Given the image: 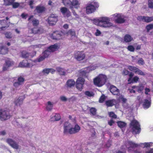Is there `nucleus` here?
<instances>
[{"mask_svg":"<svg viewBox=\"0 0 153 153\" xmlns=\"http://www.w3.org/2000/svg\"><path fill=\"white\" fill-rule=\"evenodd\" d=\"M153 28V24H150L147 25L146 27V29L148 32L150 30Z\"/></svg>","mask_w":153,"mask_h":153,"instance_id":"nucleus-49","label":"nucleus"},{"mask_svg":"<svg viewBox=\"0 0 153 153\" xmlns=\"http://www.w3.org/2000/svg\"><path fill=\"white\" fill-rule=\"evenodd\" d=\"M144 22H149L153 20V17L144 16Z\"/></svg>","mask_w":153,"mask_h":153,"instance_id":"nucleus-36","label":"nucleus"},{"mask_svg":"<svg viewBox=\"0 0 153 153\" xmlns=\"http://www.w3.org/2000/svg\"><path fill=\"white\" fill-rule=\"evenodd\" d=\"M57 16L54 14H51L48 18V22L50 25H54L57 21Z\"/></svg>","mask_w":153,"mask_h":153,"instance_id":"nucleus-9","label":"nucleus"},{"mask_svg":"<svg viewBox=\"0 0 153 153\" xmlns=\"http://www.w3.org/2000/svg\"><path fill=\"white\" fill-rule=\"evenodd\" d=\"M33 65L32 62H28L27 61L24 60L20 63L19 66L21 68L30 67H32Z\"/></svg>","mask_w":153,"mask_h":153,"instance_id":"nucleus-12","label":"nucleus"},{"mask_svg":"<svg viewBox=\"0 0 153 153\" xmlns=\"http://www.w3.org/2000/svg\"><path fill=\"white\" fill-rule=\"evenodd\" d=\"M24 98L23 97H19L18 99L15 100V103L16 105H19L21 104L22 102V101Z\"/></svg>","mask_w":153,"mask_h":153,"instance_id":"nucleus-31","label":"nucleus"},{"mask_svg":"<svg viewBox=\"0 0 153 153\" xmlns=\"http://www.w3.org/2000/svg\"><path fill=\"white\" fill-rule=\"evenodd\" d=\"M60 99L61 101L63 102H66L67 101V98L64 96H61L60 97Z\"/></svg>","mask_w":153,"mask_h":153,"instance_id":"nucleus-56","label":"nucleus"},{"mask_svg":"<svg viewBox=\"0 0 153 153\" xmlns=\"http://www.w3.org/2000/svg\"><path fill=\"white\" fill-rule=\"evenodd\" d=\"M9 25L6 20H2L0 21V31L6 29L9 26Z\"/></svg>","mask_w":153,"mask_h":153,"instance_id":"nucleus-14","label":"nucleus"},{"mask_svg":"<svg viewBox=\"0 0 153 153\" xmlns=\"http://www.w3.org/2000/svg\"><path fill=\"white\" fill-rule=\"evenodd\" d=\"M53 107V104L50 101L48 102V105L47 106V109L48 111H51Z\"/></svg>","mask_w":153,"mask_h":153,"instance_id":"nucleus-38","label":"nucleus"},{"mask_svg":"<svg viewBox=\"0 0 153 153\" xmlns=\"http://www.w3.org/2000/svg\"><path fill=\"white\" fill-rule=\"evenodd\" d=\"M101 34V32L98 30H97L96 32L95 33V35L97 36H99Z\"/></svg>","mask_w":153,"mask_h":153,"instance_id":"nucleus-63","label":"nucleus"},{"mask_svg":"<svg viewBox=\"0 0 153 153\" xmlns=\"http://www.w3.org/2000/svg\"><path fill=\"white\" fill-rule=\"evenodd\" d=\"M8 52L7 48L3 46H0V54H5Z\"/></svg>","mask_w":153,"mask_h":153,"instance_id":"nucleus-30","label":"nucleus"},{"mask_svg":"<svg viewBox=\"0 0 153 153\" xmlns=\"http://www.w3.org/2000/svg\"><path fill=\"white\" fill-rule=\"evenodd\" d=\"M85 94L88 97H93L94 95V93L92 91H87L85 92Z\"/></svg>","mask_w":153,"mask_h":153,"instance_id":"nucleus-39","label":"nucleus"},{"mask_svg":"<svg viewBox=\"0 0 153 153\" xmlns=\"http://www.w3.org/2000/svg\"><path fill=\"white\" fill-rule=\"evenodd\" d=\"M55 71V70L51 68H46L44 69L42 71V72L45 74H48L50 72L52 74Z\"/></svg>","mask_w":153,"mask_h":153,"instance_id":"nucleus-28","label":"nucleus"},{"mask_svg":"<svg viewBox=\"0 0 153 153\" xmlns=\"http://www.w3.org/2000/svg\"><path fill=\"white\" fill-rule=\"evenodd\" d=\"M99 7L98 4L95 1H93L88 4L86 7V12L90 14L94 12L96 8Z\"/></svg>","mask_w":153,"mask_h":153,"instance_id":"nucleus-4","label":"nucleus"},{"mask_svg":"<svg viewBox=\"0 0 153 153\" xmlns=\"http://www.w3.org/2000/svg\"><path fill=\"white\" fill-rule=\"evenodd\" d=\"M134 73L141 75L144 76L145 75V74L143 72L137 68H136Z\"/></svg>","mask_w":153,"mask_h":153,"instance_id":"nucleus-41","label":"nucleus"},{"mask_svg":"<svg viewBox=\"0 0 153 153\" xmlns=\"http://www.w3.org/2000/svg\"><path fill=\"white\" fill-rule=\"evenodd\" d=\"M50 53V51L48 48L42 53V56L39 59L38 61L40 62L42 61L45 58L48 57Z\"/></svg>","mask_w":153,"mask_h":153,"instance_id":"nucleus-13","label":"nucleus"},{"mask_svg":"<svg viewBox=\"0 0 153 153\" xmlns=\"http://www.w3.org/2000/svg\"><path fill=\"white\" fill-rule=\"evenodd\" d=\"M151 102L150 101L145 100L143 102V106L144 108H148L150 106Z\"/></svg>","mask_w":153,"mask_h":153,"instance_id":"nucleus-29","label":"nucleus"},{"mask_svg":"<svg viewBox=\"0 0 153 153\" xmlns=\"http://www.w3.org/2000/svg\"><path fill=\"white\" fill-rule=\"evenodd\" d=\"M127 49L131 52H134L135 49L134 46L131 45H129L127 48Z\"/></svg>","mask_w":153,"mask_h":153,"instance_id":"nucleus-50","label":"nucleus"},{"mask_svg":"<svg viewBox=\"0 0 153 153\" xmlns=\"http://www.w3.org/2000/svg\"><path fill=\"white\" fill-rule=\"evenodd\" d=\"M31 32L34 34H41L43 33L44 30L42 27H35L31 29Z\"/></svg>","mask_w":153,"mask_h":153,"instance_id":"nucleus-17","label":"nucleus"},{"mask_svg":"<svg viewBox=\"0 0 153 153\" xmlns=\"http://www.w3.org/2000/svg\"><path fill=\"white\" fill-rule=\"evenodd\" d=\"M96 109L94 108H91L90 109V113L93 115L96 114Z\"/></svg>","mask_w":153,"mask_h":153,"instance_id":"nucleus-48","label":"nucleus"},{"mask_svg":"<svg viewBox=\"0 0 153 153\" xmlns=\"http://www.w3.org/2000/svg\"><path fill=\"white\" fill-rule=\"evenodd\" d=\"M75 84V82L74 80L72 79H70L68 80L66 84L67 87L68 88H71L73 87Z\"/></svg>","mask_w":153,"mask_h":153,"instance_id":"nucleus-27","label":"nucleus"},{"mask_svg":"<svg viewBox=\"0 0 153 153\" xmlns=\"http://www.w3.org/2000/svg\"><path fill=\"white\" fill-rule=\"evenodd\" d=\"M152 144V143H140L139 144V146L143 148L147 147H150Z\"/></svg>","mask_w":153,"mask_h":153,"instance_id":"nucleus-34","label":"nucleus"},{"mask_svg":"<svg viewBox=\"0 0 153 153\" xmlns=\"http://www.w3.org/2000/svg\"><path fill=\"white\" fill-rule=\"evenodd\" d=\"M80 127L77 124L75 119L71 123L66 122L64 126V133L65 134H74L79 132Z\"/></svg>","mask_w":153,"mask_h":153,"instance_id":"nucleus-1","label":"nucleus"},{"mask_svg":"<svg viewBox=\"0 0 153 153\" xmlns=\"http://www.w3.org/2000/svg\"><path fill=\"white\" fill-rule=\"evenodd\" d=\"M139 78L137 76L134 77L133 79V82H137L139 80Z\"/></svg>","mask_w":153,"mask_h":153,"instance_id":"nucleus-62","label":"nucleus"},{"mask_svg":"<svg viewBox=\"0 0 153 153\" xmlns=\"http://www.w3.org/2000/svg\"><path fill=\"white\" fill-rule=\"evenodd\" d=\"M13 5V7L14 8H16L19 5V4L18 3L15 2L13 3L12 4Z\"/></svg>","mask_w":153,"mask_h":153,"instance_id":"nucleus-60","label":"nucleus"},{"mask_svg":"<svg viewBox=\"0 0 153 153\" xmlns=\"http://www.w3.org/2000/svg\"><path fill=\"white\" fill-rule=\"evenodd\" d=\"M112 16V19L117 23H123L125 21L124 16L121 14L115 13Z\"/></svg>","mask_w":153,"mask_h":153,"instance_id":"nucleus-5","label":"nucleus"},{"mask_svg":"<svg viewBox=\"0 0 153 153\" xmlns=\"http://www.w3.org/2000/svg\"><path fill=\"white\" fill-rule=\"evenodd\" d=\"M57 71L61 75H64L65 74V72L64 70L60 67L57 68H56Z\"/></svg>","mask_w":153,"mask_h":153,"instance_id":"nucleus-37","label":"nucleus"},{"mask_svg":"<svg viewBox=\"0 0 153 153\" xmlns=\"http://www.w3.org/2000/svg\"><path fill=\"white\" fill-rule=\"evenodd\" d=\"M60 116L59 114H55L51 116L50 121H57L60 119Z\"/></svg>","mask_w":153,"mask_h":153,"instance_id":"nucleus-21","label":"nucleus"},{"mask_svg":"<svg viewBox=\"0 0 153 153\" xmlns=\"http://www.w3.org/2000/svg\"><path fill=\"white\" fill-rule=\"evenodd\" d=\"M5 64L9 67L11 66L13 64V62L10 59H8L6 61Z\"/></svg>","mask_w":153,"mask_h":153,"instance_id":"nucleus-42","label":"nucleus"},{"mask_svg":"<svg viewBox=\"0 0 153 153\" xmlns=\"http://www.w3.org/2000/svg\"><path fill=\"white\" fill-rule=\"evenodd\" d=\"M124 39L126 42H129L132 41L133 39L130 35L126 34L125 36Z\"/></svg>","mask_w":153,"mask_h":153,"instance_id":"nucleus-33","label":"nucleus"},{"mask_svg":"<svg viewBox=\"0 0 153 153\" xmlns=\"http://www.w3.org/2000/svg\"><path fill=\"white\" fill-rule=\"evenodd\" d=\"M143 89V86H137L136 90L138 92H141Z\"/></svg>","mask_w":153,"mask_h":153,"instance_id":"nucleus-54","label":"nucleus"},{"mask_svg":"<svg viewBox=\"0 0 153 153\" xmlns=\"http://www.w3.org/2000/svg\"><path fill=\"white\" fill-rule=\"evenodd\" d=\"M94 23L97 25L104 27H108L113 26V24L110 22L109 19L107 17H102L94 19Z\"/></svg>","mask_w":153,"mask_h":153,"instance_id":"nucleus-2","label":"nucleus"},{"mask_svg":"<svg viewBox=\"0 0 153 153\" xmlns=\"http://www.w3.org/2000/svg\"><path fill=\"white\" fill-rule=\"evenodd\" d=\"M100 66L99 65H94L88 67L86 70L84 71L86 73L90 71H92L95 70L96 68H98Z\"/></svg>","mask_w":153,"mask_h":153,"instance_id":"nucleus-26","label":"nucleus"},{"mask_svg":"<svg viewBox=\"0 0 153 153\" xmlns=\"http://www.w3.org/2000/svg\"><path fill=\"white\" fill-rule=\"evenodd\" d=\"M6 142L13 149H17L19 148L20 146L18 143L12 139L8 138L7 139Z\"/></svg>","mask_w":153,"mask_h":153,"instance_id":"nucleus-8","label":"nucleus"},{"mask_svg":"<svg viewBox=\"0 0 153 153\" xmlns=\"http://www.w3.org/2000/svg\"><path fill=\"white\" fill-rule=\"evenodd\" d=\"M21 55L22 57L25 58L33 57L31 56H33V54L30 55L29 53L25 51H22L21 53Z\"/></svg>","mask_w":153,"mask_h":153,"instance_id":"nucleus-32","label":"nucleus"},{"mask_svg":"<svg viewBox=\"0 0 153 153\" xmlns=\"http://www.w3.org/2000/svg\"><path fill=\"white\" fill-rule=\"evenodd\" d=\"M130 127L134 133L138 134L140 131V125L138 122L135 120H133L131 122Z\"/></svg>","mask_w":153,"mask_h":153,"instance_id":"nucleus-6","label":"nucleus"},{"mask_svg":"<svg viewBox=\"0 0 153 153\" xmlns=\"http://www.w3.org/2000/svg\"><path fill=\"white\" fill-rule=\"evenodd\" d=\"M144 16H138L137 19L138 20L140 21H144Z\"/></svg>","mask_w":153,"mask_h":153,"instance_id":"nucleus-59","label":"nucleus"},{"mask_svg":"<svg viewBox=\"0 0 153 153\" xmlns=\"http://www.w3.org/2000/svg\"><path fill=\"white\" fill-rule=\"evenodd\" d=\"M118 126L120 128H123L126 125L125 123L122 121H119L117 122Z\"/></svg>","mask_w":153,"mask_h":153,"instance_id":"nucleus-47","label":"nucleus"},{"mask_svg":"<svg viewBox=\"0 0 153 153\" xmlns=\"http://www.w3.org/2000/svg\"><path fill=\"white\" fill-rule=\"evenodd\" d=\"M64 35L63 32L56 31L52 33L51 37L54 39H60L64 38Z\"/></svg>","mask_w":153,"mask_h":153,"instance_id":"nucleus-7","label":"nucleus"},{"mask_svg":"<svg viewBox=\"0 0 153 153\" xmlns=\"http://www.w3.org/2000/svg\"><path fill=\"white\" fill-rule=\"evenodd\" d=\"M107 79L105 75L102 74H99L94 79V83L97 86L101 87L105 83Z\"/></svg>","mask_w":153,"mask_h":153,"instance_id":"nucleus-3","label":"nucleus"},{"mask_svg":"<svg viewBox=\"0 0 153 153\" xmlns=\"http://www.w3.org/2000/svg\"><path fill=\"white\" fill-rule=\"evenodd\" d=\"M28 20L31 21L33 25L34 26H37L38 25L39 23V20L37 19L34 18L33 16H31L28 19Z\"/></svg>","mask_w":153,"mask_h":153,"instance_id":"nucleus-20","label":"nucleus"},{"mask_svg":"<svg viewBox=\"0 0 153 153\" xmlns=\"http://www.w3.org/2000/svg\"><path fill=\"white\" fill-rule=\"evenodd\" d=\"M62 3L66 6H69L70 5L71 1L70 0H61Z\"/></svg>","mask_w":153,"mask_h":153,"instance_id":"nucleus-35","label":"nucleus"},{"mask_svg":"<svg viewBox=\"0 0 153 153\" xmlns=\"http://www.w3.org/2000/svg\"><path fill=\"white\" fill-rule=\"evenodd\" d=\"M118 100L119 101L122 100L123 103H125L127 102V99L124 97V96L122 95H120Z\"/></svg>","mask_w":153,"mask_h":153,"instance_id":"nucleus-43","label":"nucleus"},{"mask_svg":"<svg viewBox=\"0 0 153 153\" xmlns=\"http://www.w3.org/2000/svg\"><path fill=\"white\" fill-rule=\"evenodd\" d=\"M78 81H79V83L84 85L85 80L83 78L81 77H79L77 79L76 81V83H77Z\"/></svg>","mask_w":153,"mask_h":153,"instance_id":"nucleus-44","label":"nucleus"},{"mask_svg":"<svg viewBox=\"0 0 153 153\" xmlns=\"http://www.w3.org/2000/svg\"><path fill=\"white\" fill-rule=\"evenodd\" d=\"M117 103V101L114 99L108 100L106 102L105 104L108 107L112 106Z\"/></svg>","mask_w":153,"mask_h":153,"instance_id":"nucleus-25","label":"nucleus"},{"mask_svg":"<svg viewBox=\"0 0 153 153\" xmlns=\"http://www.w3.org/2000/svg\"><path fill=\"white\" fill-rule=\"evenodd\" d=\"M148 6L150 8H153V0H148Z\"/></svg>","mask_w":153,"mask_h":153,"instance_id":"nucleus-52","label":"nucleus"},{"mask_svg":"<svg viewBox=\"0 0 153 153\" xmlns=\"http://www.w3.org/2000/svg\"><path fill=\"white\" fill-rule=\"evenodd\" d=\"M61 12L65 17H68L71 15V12L66 7H62L60 9Z\"/></svg>","mask_w":153,"mask_h":153,"instance_id":"nucleus-15","label":"nucleus"},{"mask_svg":"<svg viewBox=\"0 0 153 153\" xmlns=\"http://www.w3.org/2000/svg\"><path fill=\"white\" fill-rule=\"evenodd\" d=\"M45 10V7L42 5H39L37 6L35 9L37 13H41L44 11Z\"/></svg>","mask_w":153,"mask_h":153,"instance_id":"nucleus-23","label":"nucleus"},{"mask_svg":"<svg viewBox=\"0 0 153 153\" xmlns=\"http://www.w3.org/2000/svg\"><path fill=\"white\" fill-rule=\"evenodd\" d=\"M145 93L146 94H148V92L150 91V89L148 88H146L145 89Z\"/></svg>","mask_w":153,"mask_h":153,"instance_id":"nucleus-64","label":"nucleus"},{"mask_svg":"<svg viewBox=\"0 0 153 153\" xmlns=\"http://www.w3.org/2000/svg\"><path fill=\"white\" fill-rule=\"evenodd\" d=\"M44 45L40 44L31 46V48L34 50L33 52V56L31 55V56H35L36 54V51H38Z\"/></svg>","mask_w":153,"mask_h":153,"instance_id":"nucleus-16","label":"nucleus"},{"mask_svg":"<svg viewBox=\"0 0 153 153\" xmlns=\"http://www.w3.org/2000/svg\"><path fill=\"white\" fill-rule=\"evenodd\" d=\"M74 58L77 60L81 61L85 58V56L83 52L78 51L74 53Z\"/></svg>","mask_w":153,"mask_h":153,"instance_id":"nucleus-11","label":"nucleus"},{"mask_svg":"<svg viewBox=\"0 0 153 153\" xmlns=\"http://www.w3.org/2000/svg\"><path fill=\"white\" fill-rule=\"evenodd\" d=\"M59 47V45L57 44H55L50 46L48 48V49L51 52L57 50Z\"/></svg>","mask_w":153,"mask_h":153,"instance_id":"nucleus-22","label":"nucleus"},{"mask_svg":"<svg viewBox=\"0 0 153 153\" xmlns=\"http://www.w3.org/2000/svg\"><path fill=\"white\" fill-rule=\"evenodd\" d=\"M105 99V97L104 95H102L100 97L99 100V102L100 103L102 102Z\"/></svg>","mask_w":153,"mask_h":153,"instance_id":"nucleus-58","label":"nucleus"},{"mask_svg":"<svg viewBox=\"0 0 153 153\" xmlns=\"http://www.w3.org/2000/svg\"><path fill=\"white\" fill-rule=\"evenodd\" d=\"M126 144H127L126 147L127 148L129 147L133 148L139 146V144H136L133 142L131 141H128L126 143Z\"/></svg>","mask_w":153,"mask_h":153,"instance_id":"nucleus-24","label":"nucleus"},{"mask_svg":"<svg viewBox=\"0 0 153 153\" xmlns=\"http://www.w3.org/2000/svg\"><path fill=\"white\" fill-rule=\"evenodd\" d=\"M109 115L113 118H116L117 117V116L113 112H110L109 113Z\"/></svg>","mask_w":153,"mask_h":153,"instance_id":"nucleus-53","label":"nucleus"},{"mask_svg":"<svg viewBox=\"0 0 153 153\" xmlns=\"http://www.w3.org/2000/svg\"><path fill=\"white\" fill-rule=\"evenodd\" d=\"M128 68L130 70L133 71L135 72V70L137 68L132 66H128Z\"/></svg>","mask_w":153,"mask_h":153,"instance_id":"nucleus-55","label":"nucleus"},{"mask_svg":"<svg viewBox=\"0 0 153 153\" xmlns=\"http://www.w3.org/2000/svg\"><path fill=\"white\" fill-rule=\"evenodd\" d=\"M144 63V60L142 58H140L137 62V63L140 65H143Z\"/></svg>","mask_w":153,"mask_h":153,"instance_id":"nucleus-51","label":"nucleus"},{"mask_svg":"<svg viewBox=\"0 0 153 153\" xmlns=\"http://www.w3.org/2000/svg\"><path fill=\"white\" fill-rule=\"evenodd\" d=\"M67 35H70L72 36H75V33L74 31L70 30H69L66 33Z\"/></svg>","mask_w":153,"mask_h":153,"instance_id":"nucleus-46","label":"nucleus"},{"mask_svg":"<svg viewBox=\"0 0 153 153\" xmlns=\"http://www.w3.org/2000/svg\"><path fill=\"white\" fill-rule=\"evenodd\" d=\"M9 112L7 111L0 110V119L6 120L10 117Z\"/></svg>","mask_w":153,"mask_h":153,"instance_id":"nucleus-10","label":"nucleus"},{"mask_svg":"<svg viewBox=\"0 0 153 153\" xmlns=\"http://www.w3.org/2000/svg\"><path fill=\"white\" fill-rule=\"evenodd\" d=\"M110 89L111 92L113 95H118L120 93L119 90L114 86H111L110 88Z\"/></svg>","mask_w":153,"mask_h":153,"instance_id":"nucleus-19","label":"nucleus"},{"mask_svg":"<svg viewBox=\"0 0 153 153\" xmlns=\"http://www.w3.org/2000/svg\"><path fill=\"white\" fill-rule=\"evenodd\" d=\"M6 37L8 38H12L11 33L10 32H7L5 33Z\"/></svg>","mask_w":153,"mask_h":153,"instance_id":"nucleus-57","label":"nucleus"},{"mask_svg":"<svg viewBox=\"0 0 153 153\" xmlns=\"http://www.w3.org/2000/svg\"><path fill=\"white\" fill-rule=\"evenodd\" d=\"M14 0H4V4L6 5H11L14 2Z\"/></svg>","mask_w":153,"mask_h":153,"instance_id":"nucleus-40","label":"nucleus"},{"mask_svg":"<svg viewBox=\"0 0 153 153\" xmlns=\"http://www.w3.org/2000/svg\"><path fill=\"white\" fill-rule=\"evenodd\" d=\"M83 84H82L79 83V81L77 82V83H76V88L79 90L81 91L83 87Z\"/></svg>","mask_w":153,"mask_h":153,"instance_id":"nucleus-45","label":"nucleus"},{"mask_svg":"<svg viewBox=\"0 0 153 153\" xmlns=\"http://www.w3.org/2000/svg\"><path fill=\"white\" fill-rule=\"evenodd\" d=\"M24 81V79L23 78L20 77H19L18 79V82H19L20 83H21V84H22V82H23Z\"/></svg>","mask_w":153,"mask_h":153,"instance_id":"nucleus-61","label":"nucleus"},{"mask_svg":"<svg viewBox=\"0 0 153 153\" xmlns=\"http://www.w3.org/2000/svg\"><path fill=\"white\" fill-rule=\"evenodd\" d=\"M80 3L79 1L77 0H73L71 1L70 7L73 9L74 7L77 8L79 6Z\"/></svg>","mask_w":153,"mask_h":153,"instance_id":"nucleus-18","label":"nucleus"}]
</instances>
